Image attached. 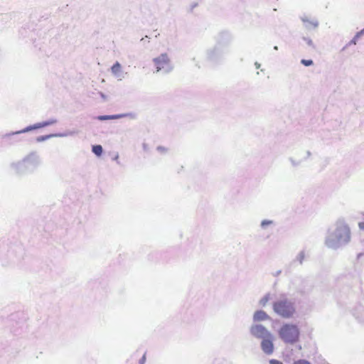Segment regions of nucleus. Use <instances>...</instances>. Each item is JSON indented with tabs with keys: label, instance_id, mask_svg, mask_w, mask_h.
<instances>
[{
	"label": "nucleus",
	"instance_id": "obj_12",
	"mask_svg": "<svg viewBox=\"0 0 364 364\" xmlns=\"http://www.w3.org/2000/svg\"><path fill=\"white\" fill-rule=\"evenodd\" d=\"M293 364H311V363L306 360H298L294 362Z\"/></svg>",
	"mask_w": 364,
	"mask_h": 364
},
{
	"label": "nucleus",
	"instance_id": "obj_10",
	"mask_svg": "<svg viewBox=\"0 0 364 364\" xmlns=\"http://www.w3.org/2000/svg\"><path fill=\"white\" fill-rule=\"evenodd\" d=\"M51 124H53V122H45L43 123H38L37 124L33 125V127L32 128H31V129L44 127L48 126ZM26 130H30V129L28 128Z\"/></svg>",
	"mask_w": 364,
	"mask_h": 364
},
{
	"label": "nucleus",
	"instance_id": "obj_15",
	"mask_svg": "<svg viewBox=\"0 0 364 364\" xmlns=\"http://www.w3.org/2000/svg\"><path fill=\"white\" fill-rule=\"evenodd\" d=\"M270 364H283L281 361L272 359L269 361Z\"/></svg>",
	"mask_w": 364,
	"mask_h": 364
},
{
	"label": "nucleus",
	"instance_id": "obj_13",
	"mask_svg": "<svg viewBox=\"0 0 364 364\" xmlns=\"http://www.w3.org/2000/svg\"><path fill=\"white\" fill-rule=\"evenodd\" d=\"M198 6V3L193 2L190 4L189 11H193V10Z\"/></svg>",
	"mask_w": 364,
	"mask_h": 364
},
{
	"label": "nucleus",
	"instance_id": "obj_6",
	"mask_svg": "<svg viewBox=\"0 0 364 364\" xmlns=\"http://www.w3.org/2000/svg\"><path fill=\"white\" fill-rule=\"evenodd\" d=\"M129 116V114H114V115H102L99 116L97 118L99 120H107V119H117L123 117H126Z\"/></svg>",
	"mask_w": 364,
	"mask_h": 364
},
{
	"label": "nucleus",
	"instance_id": "obj_11",
	"mask_svg": "<svg viewBox=\"0 0 364 364\" xmlns=\"http://www.w3.org/2000/svg\"><path fill=\"white\" fill-rule=\"evenodd\" d=\"M301 63L305 65V66H310L311 65H313V61L311 60H305V59H303L301 60Z\"/></svg>",
	"mask_w": 364,
	"mask_h": 364
},
{
	"label": "nucleus",
	"instance_id": "obj_17",
	"mask_svg": "<svg viewBox=\"0 0 364 364\" xmlns=\"http://www.w3.org/2000/svg\"><path fill=\"white\" fill-rule=\"evenodd\" d=\"M145 360H146V355H144L141 358V359L140 360V364H144L145 363Z\"/></svg>",
	"mask_w": 364,
	"mask_h": 364
},
{
	"label": "nucleus",
	"instance_id": "obj_16",
	"mask_svg": "<svg viewBox=\"0 0 364 364\" xmlns=\"http://www.w3.org/2000/svg\"><path fill=\"white\" fill-rule=\"evenodd\" d=\"M157 149L162 152H166L167 151V149L163 146H159Z\"/></svg>",
	"mask_w": 364,
	"mask_h": 364
},
{
	"label": "nucleus",
	"instance_id": "obj_9",
	"mask_svg": "<svg viewBox=\"0 0 364 364\" xmlns=\"http://www.w3.org/2000/svg\"><path fill=\"white\" fill-rule=\"evenodd\" d=\"M92 151L95 154L100 156L102 153V147L101 145H95L92 146Z\"/></svg>",
	"mask_w": 364,
	"mask_h": 364
},
{
	"label": "nucleus",
	"instance_id": "obj_5",
	"mask_svg": "<svg viewBox=\"0 0 364 364\" xmlns=\"http://www.w3.org/2000/svg\"><path fill=\"white\" fill-rule=\"evenodd\" d=\"M155 65L157 71H159L161 69H164L168 65L169 60L166 54H162L159 58H155L154 60Z\"/></svg>",
	"mask_w": 364,
	"mask_h": 364
},
{
	"label": "nucleus",
	"instance_id": "obj_4",
	"mask_svg": "<svg viewBox=\"0 0 364 364\" xmlns=\"http://www.w3.org/2000/svg\"><path fill=\"white\" fill-rule=\"evenodd\" d=\"M261 347H262V350L268 354V355H270L273 353L274 351V345H273V343H272V336H271V337H265L263 338L262 341V343H261Z\"/></svg>",
	"mask_w": 364,
	"mask_h": 364
},
{
	"label": "nucleus",
	"instance_id": "obj_1",
	"mask_svg": "<svg viewBox=\"0 0 364 364\" xmlns=\"http://www.w3.org/2000/svg\"><path fill=\"white\" fill-rule=\"evenodd\" d=\"M299 330L296 325L287 323L279 331L281 339L287 343H294L299 341Z\"/></svg>",
	"mask_w": 364,
	"mask_h": 364
},
{
	"label": "nucleus",
	"instance_id": "obj_20",
	"mask_svg": "<svg viewBox=\"0 0 364 364\" xmlns=\"http://www.w3.org/2000/svg\"><path fill=\"white\" fill-rule=\"evenodd\" d=\"M302 21H304V23H310L308 20L304 18H302Z\"/></svg>",
	"mask_w": 364,
	"mask_h": 364
},
{
	"label": "nucleus",
	"instance_id": "obj_3",
	"mask_svg": "<svg viewBox=\"0 0 364 364\" xmlns=\"http://www.w3.org/2000/svg\"><path fill=\"white\" fill-rule=\"evenodd\" d=\"M251 333L260 338L271 337V333L262 325H255L251 328Z\"/></svg>",
	"mask_w": 364,
	"mask_h": 364
},
{
	"label": "nucleus",
	"instance_id": "obj_19",
	"mask_svg": "<svg viewBox=\"0 0 364 364\" xmlns=\"http://www.w3.org/2000/svg\"><path fill=\"white\" fill-rule=\"evenodd\" d=\"M271 223H272L271 221H263L262 223V225L264 226L265 225L270 224Z\"/></svg>",
	"mask_w": 364,
	"mask_h": 364
},
{
	"label": "nucleus",
	"instance_id": "obj_18",
	"mask_svg": "<svg viewBox=\"0 0 364 364\" xmlns=\"http://www.w3.org/2000/svg\"><path fill=\"white\" fill-rule=\"evenodd\" d=\"M358 226L361 230H364V221L359 223Z\"/></svg>",
	"mask_w": 364,
	"mask_h": 364
},
{
	"label": "nucleus",
	"instance_id": "obj_7",
	"mask_svg": "<svg viewBox=\"0 0 364 364\" xmlns=\"http://www.w3.org/2000/svg\"><path fill=\"white\" fill-rule=\"evenodd\" d=\"M269 318V316L264 311H257L254 314L255 321H264Z\"/></svg>",
	"mask_w": 364,
	"mask_h": 364
},
{
	"label": "nucleus",
	"instance_id": "obj_14",
	"mask_svg": "<svg viewBox=\"0 0 364 364\" xmlns=\"http://www.w3.org/2000/svg\"><path fill=\"white\" fill-rule=\"evenodd\" d=\"M268 300H269V296H267L264 297L263 299H262L260 302H261L262 305L264 306L267 304V302L268 301Z\"/></svg>",
	"mask_w": 364,
	"mask_h": 364
},
{
	"label": "nucleus",
	"instance_id": "obj_2",
	"mask_svg": "<svg viewBox=\"0 0 364 364\" xmlns=\"http://www.w3.org/2000/svg\"><path fill=\"white\" fill-rule=\"evenodd\" d=\"M273 309L276 314L285 318L293 317L296 312L294 304L287 299L275 301Z\"/></svg>",
	"mask_w": 364,
	"mask_h": 364
},
{
	"label": "nucleus",
	"instance_id": "obj_8",
	"mask_svg": "<svg viewBox=\"0 0 364 364\" xmlns=\"http://www.w3.org/2000/svg\"><path fill=\"white\" fill-rule=\"evenodd\" d=\"M111 70L112 73L114 75L119 74L121 72V65L117 62L112 65Z\"/></svg>",
	"mask_w": 364,
	"mask_h": 364
}]
</instances>
